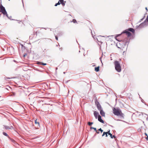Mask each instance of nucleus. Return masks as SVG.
<instances>
[{
  "label": "nucleus",
  "mask_w": 148,
  "mask_h": 148,
  "mask_svg": "<svg viewBox=\"0 0 148 148\" xmlns=\"http://www.w3.org/2000/svg\"><path fill=\"white\" fill-rule=\"evenodd\" d=\"M113 110V113L115 115L117 116H120L123 117H124V114L121 111L119 108H114Z\"/></svg>",
  "instance_id": "f257e3e1"
},
{
  "label": "nucleus",
  "mask_w": 148,
  "mask_h": 148,
  "mask_svg": "<svg viewBox=\"0 0 148 148\" xmlns=\"http://www.w3.org/2000/svg\"><path fill=\"white\" fill-rule=\"evenodd\" d=\"M129 31L132 32L133 33H134L135 32V30L133 28H130L127 29H126L124 31L121 33V34L117 35V36H116L118 37L119 36H120L123 33H125L127 35L128 37L132 35V34L130 32H129Z\"/></svg>",
  "instance_id": "f03ea898"
},
{
  "label": "nucleus",
  "mask_w": 148,
  "mask_h": 148,
  "mask_svg": "<svg viewBox=\"0 0 148 148\" xmlns=\"http://www.w3.org/2000/svg\"><path fill=\"white\" fill-rule=\"evenodd\" d=\"M115 68L116 70L118 72H120L121 71V67L120 64L117 61L114 62Z\"/></svg>",
  "instance_id": "7ed1b4c3"
},
{
  "label": "nucleus",
  "mask_w": 148,
  "mask_h": 148,
  "mask_svg": "<svg viewBox=\"0 0 148 148\" xmlns=\"http://www.w3.org/2000/svg\"><path fill=\"white\" fill-rule=\"evenodd\" d=\"M0 8L1 9V12L3 15H6L7 17L8 18H10L8 17V15L7 14V12L6 11L5 8L1 4L0 5Z\"/></svg>",
  "instance_id": "20e7f679"
},
{
  "label": "nucleus",
  "mask_w": 148,
  "mask_h": 148,
  "mask_svg": "<svg viewBox=\"0 0 148 148\" xmlns=\"http://www.w3.org/2000/svg\"><path fill=\"white\" fill-rule=\"evenodd\" d=\"M3 126L4 127V128L6 130L12 129L13 128V127L12 126L9 127L8 126L4 125H3Z\"/></svg>",
  "instance_id": "39448f33"
},
{
  "label": "nucleus",
  "mask_w": 148,
  "mask_h": 148,
  "mask_svg": "<svg viewBox=\"0 0 148 148\" xmlns=\"http://www.w3.org/2000/svg\"><path fill=\"white\" fill-rule=\"evenodd\" d=\"M94 114L95 117V118L96 119H97V116L98 117L99 115H100L99 114V113L96 111H94Z\"/></svg>",
  "instance_id": "423d86ee"
},
{
  "label": "nucleus",
  "mask_w": 148,
  "mask_h": 148,
  "mask_svg": "<svg viewBox=\"0 0 148 148\" xmlns=\"http://www.w3.org/2000/svg\"><path fill=\"white\" fill-rule=\"evenodd\" d=\"M98 120L100 122L102 123H104V121L102 119L101 116L100 115H99L98 117Z\"/></svg>",
  "instance_id": "0eeeda50"
},
{
  "label": "nucleus",
  "mask_w": 148,
  "mask_h": 148,
  "mask_svg": "<svg viewBox=\"0 0 148 148\" xmlns=\"http://www.w3.org/2000/svg\"><path fill=\"white\" fill-rule=\"evenodd\" d=\"M100 114L103 116H105V113L103 109L100 110Z\"/></svg>",
  "instance_id": "6e6552de"
},
{
  "label": "nucleus",
  "mask_w": 148,
  "mask_h": 148,
  "mask_svg": "<svg viewBox=\"0 0 148 148\" xmlns=\"http://www.w3.org/2000/svg\"><path fill=\"white\" fill-rule=\"evenodd\" d=\"M102 37V36H98V38H97V40L98 42L101 43L100 44H99V43L98 44L99 45H100L102 43V42L101 41V40H100L99 39V38L100 37Z\"/></svg>",
  "instance_id": "1a4fd4ad"
},
{
  "label": "nucleus",
  "mask_w": 148,
  "mask_h": 148,
  "mask_svg": "<svg viewBox=\"0 0 148 148\" xmlns=\"http://www.w3.org/2000/svg\"><path fill=\"white\" fill-rule=\"evenodd\" d=\"M110 130H109V131H108V134L111 137V138H115L116 137L114 135L112 136V134H111L110 133Z\"/></svg>",
  "instance_id": "9d476101"
},
{
  "label": "nucleus",
  "mask_w": 148,
  "mask_h": 148,
  "mask_svg": "<svg viewBox=\"0 0 148 148\" xmlns=\"http://www.w3.org/2000/svg\"><path fill=\"white\" fill-rule=\"evenodd\" d=\"M97 109L98 110L100 111L101 110H102V108L101 107V105L100 104L99 105L97 106Z\"/></svg>",
  "instance_id": "9b49d317"
},
{
  "label": "nucleus",
  "mask_w": 148,
  "mask_h": 148,
  "mask_svg": "<svg viewBox=\"0 0 148 148\" xmlns=\"http://www.w3.org/2000/svg\"><path fill=\"white\" fill-rule=\"evenodd\" d=\"M60 1V3L62 4V5L64 6L65 5V3H66V1H64L63 0H62V1Z\"/></svg>",
  "instance_id": "f8f14e48"
},
{
  "label": "nucleus",
  "mask_w": 148,
  "mask_h": 148,
  "mask_svg": "<svg viewBox=\"0 0 148 148\" xmlns=\"http://www.w3.org/2000/svg\"><path fill=\"white\" fill-rule=\"evenodd\" d=\"M108 131L107 132H104L103 134L102 135V136H103L104 135H106V136L107 137L108 136Z\"/></svg>",
  "instance_id": "ddd939ff"
},
{
  "label": "nucleus",
  "mask_w": 148,
  "mask_h": 148,
  "mask_svg": "<svg viewBox=\"0 0 148 148\" xmlns=\"http://www.w3.org/2000/svg\"><path fill=\"white\" fill-rule=\"evenodd\" d=\"M99 66L95 68V70L96 72H98L99 71Z\"/></svg>",
  "instance_id": "4468645a"
},
{
  "label": "nucleus",
  "mask_w": 148,
  "mask_h": 148,
  "mask_svg": "<svg viewBox=\"0 0 148 148\" xmlns=\"http://www.w3.org/2000/svg\"><path fill=\"white\" fill-rule=\"evenodd\" d=\"M141 113L142 114L143 116H144V117L147 120L148 118L147 117V115L145 114H143V113Z\"/></svg>",
  "instance_id": "2eb2a0df"
},
{
  "label": "nucleus",
  "mask_w": 148,
  "mask_h": 148,
  "mask_svg": "<svg viewBox=\"0 0 148 148\" xmlns=\"http://www.w3.org/2000/svg\"><path fill=\"white\" fill-rule=\"evenodd\" d=\"M3 135H4V136H6L8 137V138H10V137L5 132H3Z\"/></svg>",
  "instance_id": "dca6fc26"
},
{
  "label": "nucleus",
  "mask_w": 148,
  "mask_h": 148,
  "mask_svg": "<svg viewBox=\"0 0 148 148\" xmlns=\"http://www.w3.org/2000/svg\"><path fill=\"white\" fill-rule=\"evenodd\" d=\"M38 64H41L43 65H45L47 64H46V63H43L42 62H38Z\"/></svg>",
  "instance_id": "f3484780"
},
{
  "label": "nucleus",
  "mask_w": 148,
  "mask_h": 148,
  "mask_svg": "<svg viewBox=\"0 0 148 148\" xmlns=\"http://www.w3.org/2000/svg\"><path fill=\"white\" fill-rule=\"evenodd\" d=\"M35 123L37 125V126H39V123L37 121V119H36L35 121Z\"/></svg>",
  "instance_id": "a211bd4d"
},
{
  "label": "nucleus",
  "mask_w": 148,
  "mask_h": 148,
  "mask_svg": "<svg viewBox=\"0 0 148 148\" xmlns=\"http://www.w3.org/2000/svg\"><path fill=\"white\" fill-rule=\"evenodd\" d=\"M95 103L96 106L100 105V104L99 103V102H98L97 100L95 101Z\"/></svg>",
  "instance_id": "6ab92c4d"
},
{
  "label": "nucleus",
  "mask_w": 148,
  "mask_h": 148,
  "mask_svg": "<svg viewBox=\"0 0 148 148\" xmlns=\"http://www.w3.org/2000/svg\"><path fill=\"white\" fill-rule=\"evenodd\" d=\"M9 138L11 140V141L12 142L14 143V144H15L16 143L15 141L14 140L11 138Z\"/></svg>",
  "instance_id": "aec40b11"
},
{
  "label": "nucleus",
  "mask_w": 148,
  "mask_h": 148,
  "mask_svg": "<svg viewBox=\"0 0 148 148\" xmlns=\"http://www.w3.org/2000/svg\"><path fill=\"white\" fill-rule=\"evenodd\" d=\"M93 122H88V124L89 126H91L92 124H93Z\"/></svg>",
  "instance_id": "412c9836"
},
{
  "label": "nucleus",
  "mask_w": 148,
  "mask_h": 148,
  "mask_svg": "<svg viewBox=\"0 0 148 148\" xmlns=\"http://www.w3.org/2000/svg\"><path fill=\"white\" fill-rule=\"evenodd\" d=\"M90 129H93V130H94L95 131H96V130H97L96 128L94 127H90Z\"/></svg>",
  "instance_id": "4be33fe9"
},
{
  "label": "nucleus",
  "mask_w": 148,
  "mask_h": 148,
  "mask_svg": "<svg viewBox=\"0 0 148 148\" xmlns=\"http://www.w3.org/2000/svg\"><path fill=\"white\" fill-rule=\"evenodd\" d=\"M98 130L99 131H101V133H102L103 131V130H102V129L101 128H100V129H99Z\"/></svg>",
  "instance_id": "5701e85b"
},
{
  "label": "nucleus",
  "mask_w": 148,
  "mask_h": 148,
  "mask_svg": "<svg viewBox=\"0 0 148 148\" xmlns=\"http://www.w3.org/2000/svg\"><path fill=\"white\" fill-rule=\"evenodd\" d=\"M73 23H77V21H76V20L75 19H73V21H72Z\"/></svg>",
  "instance_id": "b1692460"
},
{
  "label": "nucleus",
  "mask_w": 148,
  "mask_h": 148,
  "mask_svg": "<svg viewBox=\"0 0 148 148\" xmlns=\"http://www.w3.org/2000/svg\"><path fill=\"white\" fill-rule=\"evenodd\" d=\"M57 3L58 4V5H59L61 4L60 2V1H58V3Z\"/></svg>",
  "instance_id": "393cba45"
},
{
  "label": "nucleus",
  "mask_w": 148,
  "mask_h": 148,
  "mask_svg": "<svg viewBox=\"0 0 148 148\" xmlns=\"http://www.w3.org/2000/svg\"><path fill=\"white\" fill-rule=\"evenodd\" d=\"M55 38H56V40H58V37H57V36H55Z\"/></svg>",
  "instance_id": "a878e982"
},
{
  "label": "nucleus",
  "mask_w": 148,
  "mask_h": 148,
  "mask_svg": "<svg viewBox=\"0 0 148 148\" xmlns=\"http://www.w3.org/2000/svg\"><path fill=\"white\" fill-rule=\"evenodd\" d=\"M127 43H128V42L127 41H126L125 42V44H124L125 45H126Z\"/></svg>",
  "instance_id": "bb28decb"
},
{
  "label": "nucleus",
  "mask_w": 148,
  "mask_h": 148,
  "mask_svg": "<svg viewBox=\"0 0 148 148\" xmlns=\"http://www.w3.org/2000/svg\"><path fill=\"white\" fill-rule=\"evenodd\" d=\"M96 131V133H97V134H99V132H98V131H97V130H96V131Z\"/></svg>",
  "instance_id": "cd10ccee"
},
{
  "label": "nucleus",
  "mask_w": 148,
  "mask_h": 148,
  "mask_svg": "<svg viewBox=\"0 0 148 148\" xmlns=\"http://www.w3.org/2000/svg\"><path fill=\"white\" fill-rule=\"evenodd\" d=\"M91 34H92V36L93 37H94V35L93 34H92V31H91Z\"/></svg>",
  "instance_id": "c85d7f7f"
},
{
  "label": "nucleus",
  "mask_w": 148,
  "mask_h": 148,
  "mask_svg": "<svg viewBox=\"0 0 148 148\" xmlns=\"http://www.w3.org/2000/svg\"><path fill=\"white\" fill-rule=\"evenodd\" d=\"M57 5H58V4H57V3H56L55 4V6H57Z\"/></svg>",
  "instance_id": "c756f323"
},
{
  "label": "nucleus",
  "mask_w": 148,
  "mask_h": 148,
  "mask_svg": "<svg viewBox=\"0 0 148 148\" xmlns=\"http://www.w3.org/2000/svg\"><path fill=\"white\" fill-rule=\"evenodd\" d=\"M143 18H142V19H141L140 20V22H141L142 21H143Z\"/></svg>",
  "instance_id": "7c9ffc66"
},
{
  "label": "nucleus",
  "mask_w": 148,
  "mask_h": 148,
  "mask_svg": "<svg viewBox=\"0 0 148 148\" xmlns=\"http://www.w3.org/2000/svg\"><path fill=\"white\" fill-rule=\"evenodd\" d=\"M145 9L146 10H148V9L147 8V7H146L145 8Z\"/></svg>",
  "instance_id": "2f4dec72"
},
{
  "label": "nucleus",
  "mask_w": 148,
  "mask_h": 148,
  "mask_svg": "<svg viewBox=\"0 0 148 148\" xmlns=\"http://www.w3.org/2000/svg\"><path fill=\"white\" fill-rule=\"evenodd\" d=\"M8 17L9 18H9L10 19H11V17H12V16H9V17L8 16Z\"/></svg>",
  "instance_id": "473e14b6"
},
{
  "label": "nucleus",
  "mask_w": 148,
  "mask_h": 148,
  "mask_svg": "<svg viewBox=\"0 0 148 148\" xmlns=\"http://www.w3.org/2000/svg\"><path fill=\"white\" fill-rule=\"evenodd\" d=\"M62 48H60V49L61 50H62Z\"/></svg>",
  "instance_id": "72a5a7b5"
},
{
  "label": "nucleus",
  "mask_w": 148,
  "mask_h": 148,
  "mask_svg": "<svg viewBox=\"0 0 148 148\" xmlns=\"http://www.w3.org/2000/svg\"><path fill=\"white\" fill-rule=\"evenodd\" d=\"M57 69H58V68L57 67L56 68V71L57 70Z\"/></svg>",
  "instance_id": "f704fd0d"
},
{
  "label": "nucleus",
  "mask_w": 148,
  "mask_h": 148,
  "mask_svg": "<svg viewBox=\"0 0 148 148\" xmlns=\"http://www.w3.org/2000/svg\"><path fill=\"white\" fill-rule=\"evenodd\" d=\"M117 121H121V120H119V119H118V120H117Z\"/></svg>",
  "instance_id": "c9c22d12"
},
{
  "label": "nucleus",
  "mask_w": 148,
  "mask_h": 148,
  "mask_svg": "<svg viewBox=\"0 0 148 148\" xmlns=\"http://www.w3.org/2000/svg\"><path fill=\"white\" fill-rule=\"evenodd\" d=\"M145 134L147 136V134L145 133Z\"/></svg>",
  "instance_id": "e433bc0d"
},
{
  "label": "nucleus",
  "mask_w": 148,
  "mask_h": 148,
  "mask_svg": "<svg viewBox=\"0 0 148 148\" xmlns=\"http://www.w3.org/2000/svg\"><path fill=\"white\" fill-rule=\"evenodd\" d=\"M10 78H8H8H6V79H10Z\"/></svg>",
  "instance_id": "4c0bfd02"
},
{
  "label": "nucleus",
  "mask_w": 148,
  "mask_h": 148,
  "mask_svg": "<svg viewBox=\"0 0 148 148\" xmlns=\"http://www.w3.org/2000/svg\"><path fill=\"white\" fill-rule=\"evenodd\" d=\"M63 73H64V74H65V72H64Z\"/></svg>",
  "instance_id": "58836bf2"
},
{
  "label": "nucleus",
  "mask_w": 148,
  "mask_h": 148,
  "mask_svg": "<svg viewBox=\"0 0 148 148\" xmlns=\"http://www.w3.org/2000/svg\"><path fill=\"white\" fill-rule=\"evenodd\" d=\"M62 0H59V1H62Z\"/></svg>",
  "instance_id": "ea45409f"
},
{
  "label": "nucleus",
  "mask_w": 148,
  "mask_h": 148,
  "mask_svg": "<svg viewBox=\"0 0 148 148\" xmlns=\"http://www.w3.org/2000/svg\"><path fill=\"white\" fill-rule=\"evenodd\" d=\"M56 46L57 47L58 46V45H56Z\"/></svg>",
  "instance_id": "a19ab883"
},
{
  "label": "nucleus",
  "mask_w": 148,
  "mask_h": 148,
  "mask_svg": "<svg viewBox=\"0 0 148 148\" xmlns=\"http://www.w3.org/2000/svg\"><path fill=\"white\" fill-rule=\"evenodd\" d=\"M147 138H148V136H147Z\"/></svg>",
  "instance_id": "79ce46f5"
},
{
  "label": "nucleus",
  "mask_w": 148,
  "mask_h": 148,
  "mask_svg": "<svg viewBox=\"0 0 148 148\" xmlns=\"http://www.w3.org/2000/svg\"><path fill=\"white\" fill-rule=\"evenodd\" d=\"M9 1L10 0H8Z\"/></svg>",
  "instance_id": "37998d69"
},
{
  "label": "nucleus",
  "mask_w": 148,
  "mask_h": 148,
  "mask_svg": "<svg viewBox=\"0 0 148 148\" xmlns=\"http://www.w3.org/2000/svg\"><path fill=\"white\" fill-rule=\"evenodd\" d=\"M0 12H1V11H0Z\"/></svg>",
  "instance_id": "c03bdc74"
}]
</instances>
